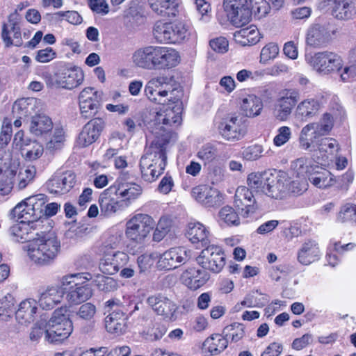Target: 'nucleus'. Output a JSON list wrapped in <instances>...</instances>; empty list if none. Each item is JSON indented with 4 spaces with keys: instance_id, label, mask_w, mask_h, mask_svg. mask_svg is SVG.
Here are the masks:
<instances>
[{
    "instance_id": "47",
    "label": "nucleus",
    "mask_w": 356,
    "mask_h": 356,
    "mask_svg": "<svg viewBox=\"0 0 356 356\" xmlns=\"http://www.w3.org/2000/svg\"><path fill=\"white\" fill-rule=\"evenodd\" d=\"M16 178V187L18 190L24 189L31 184L36 175V168L33 165H27L25 168H19Z\"/></svg>"
},
{
    "instance_id": "37",
    "label": "nucleus",
    "mask_w": 356,
    "mask_h": 356,
    "mask_svg": "<svg viewBox=\"0 0 356 356\" xmlns=\"http://www.w3.org/2000/svg\"><path fill=\"white\" fill-rule=\"evenodd\" d=\"M127 177V173L121 174L112 186L115 188L116 196H120L126 200L135 199L141 193L142 188L135 183L123 182Z\"/></svg>"
},
{
    "instance_id": "33",
    "label": "nucleus",
    "mask_w": 356,
    "mask_h": 356,
    "mask_svg": "<svg viewBox=\"0 0 356 356\" xmlns=\"http://www.w3.org/2000/svg\"><path fill=\"white\" fill-rule=\"evenodd\" d=\"M156 46L149 45L137 49L132 56L133 62L139 67L154 70Z\"/></svg>"
},
{
    "instance_id": "34",
    "label": "nucleus",
    "mask_w": 356,
    "mask_h": 356,
    "mask_svg": "<svg viewBox=\"0 0 356 356\" xmlns=\"http://www.w3.org/2000/svg\"><path fill=\"white\" fill-rule=\"evenodd\" d=\"M181 279L190 289L196 290L206 284L209 275L204 270L189 268L182 273Z\"/></svg>"
},
{
    "instance_id": "17",
    "label": "nucleus",
    "mask_w": 356,
    "mask_h": 356,
    "mask_svg": "<svg viewBox=\"0 0 356 356\" xmlns=\"http://www.w3.org/2000/svg\"><path fill=\"white\" fill-rule=\"evenodd\" d=\"M102 92L93 87L83 88L78 96L80 114L85 119L96 115L99 108V101Z\"/></svg>"
},
{
    "instance_id": "51",
    "label": "nucleus",
    "mask_w": 356,
    "mask_h": 356,
    "mask_svg": "<svg viewBox=\"0 0 356 356\" xmlns=\"http://www.w3.org/2000/svg\"><path fill=\"white\" fill-rule=\"evenodd\" d=\"M15 298L9 293L0 299V317L3 320H6L15 314Z\"/></svg>"
},
{
    "instance_id": "46",
    "label": "nucleus",
    "mask_w": 356,
    "mask_h": 356,
    "mask_svg": "<svg viewBox=\"0 0 356 356\" xmlns=\"http://www.w3.org/2000/svg\"><path fill=\"white\" fill-rule=\"evenodd\" d=\"M221 176L219 178L212 179L211 186H208L207 199L203 204L207 207H218L221 204L222 195L221 189Z\"/></svg>"
},
{
    "instance_id": "30",
    "label": "nucleus",
    "mask_w": 356,
    "mask_h": 356,
    "mask_svg": "<svg viewBox=\"0 0 356 356\" xmlns=\"http://www.w3.org/2000/svg\"><path fill=\"white\" fill-rule=\"evenodd\" d=\"M129 261V256L127 253L117 251L112 254L104 255L99 261V268L104 274L115 275Z\"/></svg>"
},
{
    "instance_id": "24",
    "label": "nucleus",
    "mask_w": 356,
    "mask_h": 356,
    "mask_svg": "<svg viewBox=\"0 0 356 356\" xmlns=\"http://www.w3.org/2000/svg\"><path fill=\"white\" fill-rule=\"evenodd\" d=\"M167 157H141L140 168L144 181L152 183L163 174L166 166Z\"/></svg>"
},
{
    "instance_id": "12",
    "label": "nucleus",
    "mask_w": 356,
    "mask_h": 356,
    "mask_svg": "<svg viewBox=\"0 0 356 356\" xmlns=\"http://www.w3.org/2000/svg\"><path fill=\"white\" fill-rule=\"evenodd\" d=\"M81 277L79 275L64 276L61 280L63 294L71 304H79L88 300L92 295V291L86 282H80Z\"/></svg>"
},
{
    "instance_id": "3",
    "label": "nucleus",
    "mask_w": 356,
    "mask_h": 356,
    "mask_svg": "<svg viewBox=\"0 0 356 356\" xmlns=\"http://www.w3.org/2000/svg\"><path fill=\"white\" fill-rule=\"evenodd\" d=\"M144 92L152 102L165 104L170 99L181 98V87L172 76H156L150 79L145 86Z\"/></svg>"
},
{
    "instance_id": "20",
    "label": "nucleus",
    "mask_w": 356,
    "mask_h": 356,
    "mask_svg": "<svg viewBox=\"0 0 356 356\" xmlns=\"http://www.w3.org/2000/svg\"><path fill=\"white\" fill-rule=\"evenodd\" d=\"M191 257V252L184 247L172 248L161 254L157 262L158 268L170 270L185 264Z\"/></svg>"
},
{
    "instance_id": "5",
    "label": "nucleus",
    "mask_w": 356,
    "mask_h": 356,
    "mask_svg": "<svg viewBox=\"0 0 356 356\" xmlns=\"http://www.w3.org/2000/svg\"><path fill=\"white\" fill-rule=\"evenodd\" d=\"M24 248H27L29 258L38 265L49 264L56 257L60 250V242L53 233L43 232Z\"/></svg>"
},
{
    "instance_id": "23",
    "label": "nucleus",
    "mask_w": 356,
    "mask_h": 356,
    "mask_svg": "<svg viewBox=\"0 0 356 356\" xmlns=\"http://www.w3.org/2000/svg\"><path fill=\"white\" fill-rule=\"evenodd\" d=\"M147 303L157 315H161L170 321H175L177 318L175 313L178 307L166 296L162 293L150 296L147 299Z\"/></svg>"
},
{
    "instance_id": "54",
    "label": "nucleus",
    "mask_w": 356,
    "mask_h": 356,
    "mask_svg": "<svg viewBox=\"0 0 356 356\" xmlns=\"http://www.w3.org/2000/svg\"><path fill=\"white\" fill-rule=\"evenodd\" d=\"M252 15L258 17L266 16L270 11V7L266 0H246Z\"/></svg>"
},
{
    "instance_id": "55",
    "label": "nucleus",
    "mask_w": 356,
    "mask_h": 356,
    "mask_svg": "<svg viewBox=\"0 0 356 356\" xmlns=\"http://www.w3.org/2000/svg\"><path fill=\"white\" fill-rule=\"evenodd\" d=\"M222 337L221 334H215L207 338L204 345L208 348L211 355H218L220 353L222 349Z\"/></svg>"
},
{
    "instance_id": "41",
    "label": "nucleus",
    "mask_w": 356,
    "mask_h": 356,
    "mask_svg": "<svg viewBox=\"0 0 356 356\" xmlns=\"http://www.w3.org/2000/svg\"><path fill=\"white\" fill-rule=\"evenodd\" d=\"M319 258L320 250L314 240L305 241L298 253V260L303 265H309Z\"/></svg>"
},
{
    "instance_id": "4",
    "label": "nucleus",
    "mask_w": 356,
    "mask_h": 356,
    "mask_svg": "<svg viewBox=\"0 0 356 356\" xmlns=\"http://www.w3.org/2000/svg\"><path fill=\"white\" fill-rule=\"evenodd\" d=\"M291 168L298 177L307 179L314 186L326 188L337 183L336 177L327 169L320 166L312 158L298 157L291 163Z\"/></svg>"
},
{
    "instance_id": "61",
    "label": "nucleus",
    "mask_w": 356,
    "mask_h": 356,
    "mask_svg": "<svg viewBox=\"0 0 356 356\" xmlns=\"http://www.w3.org/2000/svg\"><path fill=\"white\" fill-rule=\"evenodd\" d=\"M15 176L3 175L0 179V195H6L11 192L14 186Z\"/></svg>"
},
{
    "instance_id": "59",
    "label": "nucleus",
    "mask_w": 356,
    "mask_h": 356,
    "mask_svg": "<svg viewBox=\"0 0 356 356\" xmlns=\"http://www.w3.org/2000/svg\"><path fill=\"white\" fill-rule=\"evenodd\" d=\"M95 314L96 307L90 302L81 305L76 312V315L80 318L86 321H91Z\"/></svg>"
},
{
    "instance_id": "39",
    "label": "nucleus",
    "mask_w": 356,
    "mask_h": 356,
    "mask_svg": "<svg viewBox=\"0 0 356 356\" xmlns=\"http://www.w3.org/2000/svg\"><path fill=\"white\" fill-rule=\"evenodd\" d=\"M38 100L33 97L22 98L15 102L12 108L13 118H26L35 113Z\"/></svg>"
},
{
    "instance_id": "49",
    "label": "nucleus",
    "mask_w": 356,
    "mask_h": 356,
    "mask_svg": "<svg viewBox=\"0 0 356 356\" xmlns=\"http://www.w3.org/2000/svg\"><path fill=\"white\" fill-rule=\"evenodd\" d=\"M172 226V220L170 217L162 216L159 219L153 234V240L159 242L168 234Z\"/></svg>"
},
{
    "instance_id": "15",
    "label": "nucleus",
    "mask_w": 356,
    "mask_h": 356,
    "mask_svg": "<svg viewBox=\"0 0 356 356\" xmlns=\"http://www.w3.org/2000/svg\"><path fill=\"white\" fill-rule=\"evenodd\" d=\"M44 227L40 220L22 219L9 228L8 234L14 242L30 243L40 234V232H43Z\"/></svg>"
},
{
    "instance_id": "29",
    "label": "nucleus",
    "mask_w": 356,
    "mask_h": 356,
    "mask_svg": "<svg viewBox=\"0 0 356 356\" xmlns=\"http://www.w3.org/2000/svg\"><path fill=\"white\" fill-rule=\"evenodd\" d=\"M333 32L324 26L314 24L311 26L306 33V43L314 48L326 47L332 40Z\"/></svg>"
},
{
    "instance_id": "36",
    "label": "nucleus",
    "mask_w": 356,
    "mask_h": 356,
    "mask_svg": "<svg viewBox=\"0 0 356 356\" xmlns=\"http://www.w3.org/2000/svg\"><path fill=\"white\" fill-rule=\"evenodd\" d=\"M263 107L261 99L254 94H245L241 97V110L248 118H255L259 115Z\"/></svg>"
},
{
    "instance_id": "21",
    "label": "nucleus",
    "mask_w": 356,
    "mask_h": 356,
    "mask_svg": "<svg viewBox=\"0 0 356 356\" xmlns=\"http://www.w3.org/2000/svg\"><path fill=\"white\" fill-rule=\"evenodd\" d=\"M104 127V122L101 118H94L88 121L78 135L75 147L84 148L95 143L99 137Z\"/></svg>"
},
{
    "instance_id": "44",
    "label": "nucleus",
    "mask_w": 356,
    "mask_h": 356,
    "mask_svg": "<svg viewBox=\"0 0 356 356\" xmlns=\"http://www.w3.org/2000/svg\"><path fill=\"white\" fill-rule=\"evenodd\" d=\"M244 134L241 119L238 116H231L227 120L224 127V138L227 140L240 139Z\"/></svg>"
},
{
    "instance_id": "40",
    "label": "nucleus",
    "mask_w": 356,
    "mask_h": 356,
    "mask_svg": "<svg viewBox=\"0 0 356 356\" xmlns=\"http://www.w3.org/2000/svg\"><path fill=\"white\" fill-rule=\"evenodd\" d=\"M63 296L62 287H48L40 294L38 303L42 309H52L57 304L60 303Z\"/></svg>"
},
{
    "instance_id": "48",
    "label": "nucleus",
    "mask_w": 356,
    "mask_h": 356,
    "mask_svg": "<svg viewBox=\"0 0 356 356\" xmlns=\"http://www.w3.org/2000/svg\"><path fill=\"white\" fill-rule=\"evenodd\" d=\"M93 282L101 291L108 293L116 291L118 283L114 278L97 274L95 276Z\"/></svg>"
},
{
    "instance_id": "60",
    "label": "nucleus",
    "mask_w": 356,
    "mask_h": 356,
    "mask_svg": "<svg viewBox=\"0 0 356 356\" xmlns=\"http://www.w3.org/2000/svg\"><path fill=\"white\" fill-rule=\"evenodd\" d=\"M291 137V128L287 126H282L277 129V134L273 139V143L276 146L280 147L287 143Z\"/></svg>"
},
{
    "instance_id": "50",
    "label": "nucleus",
    "mask_w": 356,
    "mask_h": 356,
    "mask_svg": "<svg viewBox=\"0 0 356 356\" xmlns=\"http://www.w3.org/2000/svg\"><path fill=\"white\" fill-rule=\"evenodd\" d=\"M19 165L18 157H0V175H16Z\"/></svg>"
},
{
    "instance_id": "63",
    "label": "nucleus",
    "mask_w": 356,
    "mask_h": 356,
    "mask_svg": "<svg viewBox=\"0 0 356 356\" xmlns=\"http://www.w3.org/2000/svg\"><path fill=\"white\" fill-rule=\"evenodd\" d=\"M288 190L296 196L302 195L307 190V184L304 178L303 180H293L290 183L288 182Z\"/></svg>"
},
{
    "instance_id": "42",
    "label": "nucleus",
    "mask_w": 356,
    "mask_h": 356,
    "mask_svg": "<svg viewBox=\"0 0 356 356\" xmlns=\"http://www.w3.org/2000/svg\"><path fill=\"white\" fill-rule=\"evenodd\" d=\"M261 36L254 25L241 29L234 33V40L242 46L253 45L259 42Z\"/></svg>"
},
{
    "instance_id": "14",
    "label": "nucleus",
    "mask_w": 356,
    "mask_h": 356,
    "mask_svg": "<svg viewBox=\"0 0 356 356\" xmlns=\"http://www.w3.org/2000/svg\"><path fill=\"white\" fill-rule=\"evenodd\" d=\"M154 225L150 216L137 213L127 222L125 235L129 240L140 243L149 236Z\"/></svg>"
},
{
    "instance_id": "38",
    "label": "nucleus",
    "mask_w": 356,
    "mask_h": 356,
    "mask_svg": "<svg viewBox=\"0 0 356 356\" xmlns=\"http://www.w3.org/2000/svg\"><path fill=\"white\" fill-rule=\"evenodd\" d=\"M37 305V302L33 299L22 301L15 314L18 323L24 325L33 321L38 310Z\"/></svg>"
},
{
    "instance_id": "10",
    "label": "nucleus",
    "mask_w": 356,
    "mask_h": 356,
    "mask_svg": "<svg viewBox=\"0 0 356 356\" xmlns=\"http://www.w3.org/2000/svg\"><path fill=\"white\" fill-rule=\"evenodd\" d=\"M84 79L83 71L78 67L66 65L60 67L54 74L45 76L48 87L72 90L82 83Z\"/></svg>"
},
{
    "instance_id": "19",
    "label": "nucleus",
    "mask_w": 356,
    "mask_h": 356,
    "mask_svg": "<svg viewBox=\"0 0 356 356\" xmlns=\"http://www.w3.org/2000/svg\"><path fill=\"white\" fill-rule=\"evenodd\" d=\"M142 306L141 302L134 303V309L131 310L128 315L126 314L127 310H115L110 312L105 318V327L106 330L113 334H123L128 330L127 321L129 316H131L136 311L140 309Z\"/></svg>"
},
{
    "instance_id": "43",
    "label": "nucleus",
    "mask_w": 356,
    "mask_h": 356,
    "mask_svg": "<svg viewBox=\"0 0 356 356\" xmlns=\"http://www.w3.org/2000/svg\"><path fill=\"white\" fill-rule=\"evenodd\" d=\"M209 231L203 224L199 222L188 223L186 235L193 243H200L202 246L207 245L209 241Z\"/></svg>"
},
{
    "instance_id": "25",
    "label": "nucleus",
    "mask_w": 356,
    "mask_h": 356,
    "mask_svg": "<svg viewBox=\"0 0 356 356\" xmlns=\"http://www.w3.org/2000/svg\"><path fill=\"white\" fill-rule=\"evenodd\" d=\"M76 175L72 171L56 173L47 181V187L50 193L65 194L74 187Z\"/></svg>"
},
{
    "instance_id": "35",
    "label": "nucleus",
    "mask_w": 356,
    "mask_h": 356,
    "mask_svg": "<svg viewBox=\"0 0 356 356\" xmlns=\"http://www.w3.org/2000/svg\"><path fill=\"white\" fill-rule=\"evenodd\" d=\"M332 6V15L339 19H348L354 14L355 7L352 0H325L322 7Z\"/></svg>"
},
{
    "instance_id": "62",
    "label": "nucleus",
    "mask_w": 356,
    "mask_h": 356,
    "mask_svg": "<svg viewBox=\"0 0 356 356\" xmlns=\"http://www.w3.org/2000/svg\"><path fill=\"white\" fill-rule=\"evenodd\" d=\"M22 150L26 151V156H41L44 151L42 145L36 140L22 146Z\"/></svg>"
},
{
    "instance_id": "58",
    "label": "nucleus",
    "mask_w": 356,
    "mask_h": 356,
    "mask_svg": "<svg viewBox=\"0 0 356 356\" xmlns=\"http://www.w3.org/2000/svg\"><path fill=\"white\" fill-rule=\"evenodd\" d=\"M166 328L164 325H156L151 330H144L143 334L146 340L156 341L162 338L166 332Z\"/></svg>"
},
{
    "instance_id": "18",
    "label": "nucleus",
    "mask_w": 356,
    "mask_h": 356,
    "mask_svg": "<svg viewBox=\"0 0 356 356\" xmlns=\"http://www.w3.org/2000/svg\"><path fill=\"white\" fill-rule=\"evenodd\" d=\"M224 10L228 19L235 26H242L248 23L252 18V11L246 0H225Z\"/></svg>"
},
{
    "instance_id": "45",
    "label": "nucleus",
    "mask_w": 356,
    "mask_h": 356,
    "mask_svg": "<svg viewBox=\"0 0 356 356\" xmlns=\"http://www.w3.org/2000/svg\"><path fill=\"white\" fill-rule=\"evenodd\" d=\"M53 129V122L50 118L44 115L32 117L29 130L35 136H39L48 133Z\"/></svg>"
},
{
    "instance_id": "53",
    "label": "nucleus",
    "mask_w": 356,
    "mask_h": 356,
    "mask_svg": "<svg viewBox=\"0 0 356 356\" xmlns=\"http://www.w3.org/2000/svg\"><path fill=\"white\" fill-rule=\"evenodd\" d=\"M339 144L332 138H323L316 147V152L320 154H336L339 152Z\"/></svg>"
},
{
    "instance_id": "26",
    "label": "nucleus",
    "mask_w": 356,
    "mask_h": 356,
    "mask_svg": "<svg viewBox=\"0 0 356 356\" xmlns=\"http://www.w3.org/2000/svg\"><path fill=\"white\" fill-rule=\"evenodd\" d=\"M19 22L20 16L15 11L9 15L8 23L3 24L2 38L6 46L19 47L22 44Z\"/></svg>"
},
{
    "instance_id": "27",
    "label": "nucleus",
    "mask_w": 356,
    "mask_h": 356,
    "mask_svg": "<svg viewBox=\"0 0 356 356\" xmlns=\"http://www.w3.org/2000/svg\"><path fill=\"white\" fill-rule=\"evenodd\" d=\"M234 206L241 210V215L247 218L257 209L256 200L252 192L245 186H238L234 195Z\"/></svg>"
},
{
    "instance_id": "22",
    "label": "nucleus",
    "mask_w": 356,
    "mask_h": 356,
    "mask_svg": "<svg viewBox=\"0 0 356 356\" xmlns=\"http://www.w3.org/2000/svg\"><path fill=\"white\" fill-rule=\"evenodd\" d=\"M196 261L204 269L219 273L222 269V249L216 245L208 246L202 250Z\"/></svg>"
},
{
    "instance_id": "31",
    "label": "nucleus",
    "mask_w": 356,
    "mask_h": 356,
    "mask_svg": "<svg viewBox=\"0 0 356 356\" xmlns=\"http://www.w3.org/2000/svg\"><path fill=\"white\" fill-rule=\"evenodd\" d=\"M180 62L179 52L173 48L156 46L155 69L166 70L177 66Z\"/></svg>"
},
{
    "instance_id": "9",
    "label": "nucleus",
    "mask_w": 356,
    "mask_h": 356,
    "mask_svg": "<svg viewBox=\"0 0 356 356\" xmlns=\"http://www.w3.org/2000/svg\"><path fill=\"white\" fill-rule=\"evenodd\" d=\"M307 64L318 74L325 76L339 72L343 60L338 54L328 51L308 53L305 56Z\"/></svg>"
},
{
    "instance_id": "7",
    "label": "nucleus",
    "mask_w": 356,
    "mask_h": 356,
    "mask_svg": "<svg viewBox=\"0 0 356 356\" xmlns=\"http://www.w3.org/2000/svg\"><path fill=\"white\" fill-rule=\"evenodd\" d=\"M327 105L329 106L330 112L334 114V116L336 115V111L341 112L342 110L337 97L324 93L299 102L296 108L294 115L297 119L306 122L316 117Z\"/></svg>"
},
{
    "instance_id": "13",
    "label": "nucleus",
    "mask_w": 356,
    "mask_h": 356,
    "mask_svg": "<svg viewBox=\"0 0 356 356\" xmlns=\"http://www.w3.org/2000/svg\"><path fill=\"white\" fill-rule=\"evenodd\" d=\"M63 312V308L55 310L52 317L47 323L45 336L51 343H60L72 332V323Z\"/></svg>"
},
{
    "instance_id": "28",
    "label": "nucleus",
    "mask_w": 356,
    "mask_h": 356,
    "mask_svg": "<svg viewBox=\"0 0 356 356\" xmlns=\"http://www.w3.org/2000/svg\"><path fill=\"white\" fill-rule=\"evenodd\" d=\"M113 195L116 196V190L114 186H110L102 192L99 198L101 214L108 217L115 213L123 210L124 201L119 200Z\"/></svg>"
},
{
    "instance_id": "8",
    "label": "nucleus",
    "mask_w": 356,
    "mask_h": 356,
    "mask_svg": "<svg viewBox=\"0 0 356 356\" xmlns=\"http://www.w3.org/2000/svg\"><path fill=\"white\" fill-rule=\"evenodd\" d=\"M47 202V196L44 194L32 195L18 203L12 209L11 213L17 219L40 220L43 225L44 220H47V218H43Z\"/></svg>"
},
{
    "instance_id": "52",
    "label": "nucleus",
    "mask_w": 356,
    "mask_h": 356,
    "mask_svg": "<svg viewBox=\"0 0 356 356\" xmlns=\"http://www.w3.org/2000/svg\"><path fill=\"white\" fill-rule=\"evenodd\" d=\"M280 53V47L275 42L267 43L261 50L259 62L266 64L270 60L275 59Z\"/></svg>"
},
{
    "instance_id": "56",
    "label": "nucleus",
    "mask_w": 356,
    "mask_h": 356,
    "mask_svg": "<svg viewBox=\"0 0 356 356\" xmlns=\"http://www.w3.org/2000/svg\"><path fill=\"white\" fill-rule=\"evenodd\" d=\"M338 219L341 222H354L356 223V204H346L341 209Z\"/></svg>"
},
{
    "instance_id": "2",
    "label": "nucleus",
    "mask_w": 356,
    "mask_h": 356,
    "mask_svg": "<svg viewBox=\"0 0 356 356\" xmlns=\"http://www.w3.org/2000/svg\"><path fill=\"white\" fill-rule=\"evenodd\" d=\"M247 182L257 192L274 199H282L287 189L288 175L284 171L268 170L250 174Z\"/></svg>"
},
{
    "instance_id": "64",
    "label": "nucleus",
    "mask_w": 356,
    "mask_h": 356,
    "mask_svg": "<svg viewBox=\"0 0 356 356\" xmlns=\"http://www.w3.org/2000/svg\"><path fill=\"white\" fill-rule=\"evenodd\" d=\"M90 8L95 13L105 15L108 13L109 8L106 0H88Z\"/></svg>"
},
{
    "instance_id": "16",
    "label": "nucleus",
    "mask_w": 356,
    "mask_h": 356,
    "mask_svg": "<svg viewBox=\"0 0 356 356\" xmlns=\"http://www.w3.org/2000/svg\"><path fill=\"white\" fill-rule=\"evenodd\" d=\"M300 99V92L295 88H286L279 92L273 114L279 121H286Z\"/></svg>"
},
{
    "instance_id": "1",
    "label": "nucleus",
    "mask_w": 356,
    "mask_h": 356,
    "mask_svg": "<svg viewBox=\"0 0 356 356\" xmlns=\"http://www.w3.org/2000/svg\"><path fill=\"white\" fill-rule=\"evenodd\" d=\"M181 99L167 101L168 108L158 112L149 123L148 129L154 138L147 149V154L165 155V145L172 137L170 127L178 126L181 121L183 106Z\"/></svg>"
},
{
    "instance_id": "6",
    "label": "nucleus",
    "mask_w": 356,
    "mask_h": 356,
    "mask_svg": "<svg viewBox=\"0 0 356 356\" xmlns=\"http://www.w3.org/2000/svg\"><path fill=\"white\" fill-rule=\"evenodd\" d=\"M334 124V116L330 112L324 113L318 121L308 123L300 133V147L309 152H316V147L324 136L330 134Z\"/></svg>"
},
{
    "instance_id": "32",
    "label": "nucleus",
    "mask_w": 356,
    "mask_h": 356,
    "mask_svg": "<svg viewBox=\"0 0 356 356\" xmlns=\"http://www.w3.org/2000/svg\"><path fill=\"white\" fill-rule=\"evenodd\" d=\"M152 13L165 17H176L179 13L180 0H148Z\"/></svg>"
},
{
    "instance_id": "57",
    "label": "nucleus",
    "mask_w": 356,
    "mask_h": 356,
    "mask_svg": "<svg viewBox=\"0 0 356 356\" xmlns=\"http://www.w3.org/2000/svg\"><path fill=\"white\" fill-rule=\"evenodd\" d=\"M54 17L56 20L66 19L72 24H80L82 22L81 16L74 10L71 11H59L54 15Z\"/></svg>"
},
{
    "instance_id": "11",
    "label": "nucleus",
    "mask_w": 356,
    "mask_h": 356,
    "mask_svg": "<svg viewBox=\"0 0 356 356\" xmlns=\"http://www.w3.org/2000/svg\"><path fill=\"white\" fill-rule=\"evenodd\" d=\"M153 35L160 43L176 44L184 40L188 35V28L182 22H156L153 27Z\"/></svg>"
}]
</instances>
